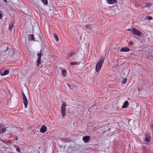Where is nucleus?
<instances>
[{"label": "nucleus", "instance_id": "13", "mask_svg": "<svg viewBox=\"0 0 153 153\" xmlns=\"http://www.w3.org/2000/svg\"><path fill=\"white\" fill-rule=\"evenodd\" d=\"M129 105V103L128 101H125L122 105V107L123 108H126L128 107Z\"/></svg>", "mask_w": 153, "mask_h": 153}, {"label": "nucleus", "instance_id": "3", "mask_svg": "<svg viewBox=\"0 0 153 153\" xmlns=\"http://www.w3.org/2000/svg\"><path fill=\"white\" fill-rule=\"evenodd\" d=\"M22 95L23 97V102L25 106V108H26L27 107L28 104L27 100L25 94H22Z\"/></svg>", "mask_w": 153, "mask_h": 153}, {"label": "nucleus", "instance_id": "28", "mask_svg": "<svg viewBox=\"0 0 153 153\" xmlns=\"http://www.w3.org/2000/svg\"><path fill=\"white\" fill-rule=\"evenodd\" d=\"M3 1L5 2H6V3H7V0H3Z\"/></svg>", "mask_w": 153, "mask_h": 153}, {"label": "nucleus", "instance_id": "11", "mask_svg": "<svg viewBox=\"0 0 153 153\" xmlns=\"http://www.w3.org/2000/svg\"><path fill=\"white\" fill-rule=\"evenodd\" d=\"M108 3L110 4H112L116 3L117 2V0H106Z\"/></svg>", "mask_w": 153, "mask_h": 153}, {"label": "nucleus", "instance_id": "15", "mask_svg": "<svg viewBox=\"0 0 153 153\" xmlns=\"http://www.w3.org/2000/svg\"><path fill=\"white\" fill-rule=\"evenodd\" d=\"M28 39L30 41L33 40L34 39V35L33 34L29 35L28 36Z\"/></svg>", "mask_w": 153, "mask_h": 153}, {"label": "nucleus", "instance_id": "1", "mask_svg": "<svg viewBox=\"0 0 153 153\" xmlns=\"http://www.w3.org/2000/svg\"><path fill=\"white\" fill-rule=\"evenodd\" d=\"M104 61V59H102L97 64L96 67V69L97 71L98 72L100 70L102 66Z\"/></svg>", "mask_w": 153, "mask_h": 153}, {"label": "nucleus", "instance_id": "32", "mask_svg": "<svg viewBox=\"0 0 153 153\" xmlns=\"http://www.w3.org/2000/svg\"><path fill=\"white\" fill-rule=\"evenodd\" d=\"M12 153V152H11V153Z\"/></svg>", "mask_w": 153, "mask_h": 153}, {"label": "nucleus", "instance_id": "22", "mask_svg": "<svg viewBox=\"0 0 153 153\" xmlns=\"http://www.w3.org/2000/svg\"><path fill=\"white\" fill-rule=\"evenodd\" d=\"M85 27L86 29H89L90 28V25H85Z\"/></svg>", "mask_w": 153, "mask_h": 153}, {"label": "nucleus", "instance_id": "29", "mask_svg": "<svg viewBox=\"0 0 153 153\" xmlns=\"http://www.w3.org/2000/svg\"><path fill=\"white\" fill-rule=\"evenodd\" d=\"M24 94V93L23 91H22V95Z\"/></svg>", "mask_w": 153, "mask_h": 153}, {"label": "nucleus", "instance_id": "4", "mask_svg": "<svg viewBox=\"0 0 153 153\" xmlns=\"http://www.w3.org/2000/svg\"><path fill=\"white\" fill-rule=\"evenodd\" d=\"M5 51L9 56H11L13 54V50L12 49H10L8 48L7 47H6V49L5 50Z\"/></svg>", "mask_w": 153, "mask_h": 153}, {"label": "nucleus", "instance_id": "12", "mask_svg": "<svg viewBox=\"0 0 153 153\" xmlns=\"http://www.w3.org/2000/svg\"><path fill=\"white\" fill-rule=\"evenodd\" d=\"M90 137L88 136H86L83 137L82 140L85 143L87 142L90 139Z\"/></svg>", "mask_w": 153, "mask_h": 153}, {"label": "nucleus", "instance_id": "30", "mask_svg": "<svg viewBox=\"0 0 153 153\" xmlns=\"http://www.w3.org/2000/svg\"><path fill=\"white\" fill-rule=\"evenodd\" d=\"M68 84V86L69 87H70V86L68 84Z\"/></svg>", "mask_w": 153, "mask_h": 153}, {"label": "nucleus", "instance_id": "8", "mask_svg": "<svg viewBox=\"0 0 153 153\" xmlns=\"http://www.w3.org/2000/svg\"><path fill=\"white\" fill-rule=\"evenodd\" d=\"M76 54V52H71L67 53L66 57L68 59Z\"/></svg>", "mask_w": 153, "mask_h": 153}, {"label": "nucleus", "instance_id": "16", "mask_svg": "<svg viewBox=\"0 0 153 153\" xmlns=\"http://www.w3.org/2000/svg\"><path fill=\"white\" fill-rule=\"evenodd\" d=\"M53 36L56 40L57 41H58L59 38L57 35L56 33H54L53 34Z\"/></svg>", "mask_w": 153, "mask_h": 153}, {"label": "nucleus", "instance_id": "10", "mask_svg": "<svg viewBox=\"0 0 153 153\" xmlns=\"http://www.w3.org/2000/svg\"><path fill=\"white\" fill-rule=\"evenodd\" d=\"M47 128L46 126L42 125L40 129V132L41 133H44L46 131Z\"/></svg>", "mask_w": 153, "mask_h": 153}, {"label": "nucleus", "instance_id": "9", "mask_svg": "<svg viewBox=\"0 0 153 153\" xmlns=\"http://www.w3.org/2000/svg\"><path fill=\"white\" fill-rule=\"evenodd\" d=\"M130 51V49L129 48L126 47H124L122 48L120 50V52H127Z\"/></svg>", "mask_w": 153, "mask_h": 153}, {"label": "nucleus", "instance_id": "18", "mask_svg": "<svg viewBox=\"0 0 153 153\" xmlns=\"http://www.w3.org/2000/svg\"><path fill=\"white\" fill-rule=\"evenodd\" d=\"M14 25L13 24H10L9 25V29L10 30H11L13 27Z\"/></svg>", "mask_w": 153, "mask_h": 153}, {"label": "nucleus", "instance_id": "5", "mask_svg": "<svg viewBox=\"0 0 153 153\" xmlns=\"http://www.w3.org/2000/svg\"><path fill=\"white\" fill-rule=\"evenodd\" d=\"M131 32L137 36H140L141 35L140 33L136 28H133V30L131 31Z\"/></svg>", "mask_w": 153, "mask_h": 153}, {"label": "nucleus", "instance_id": "17", "mask_svg": "<svg viewBox=\"0 0 153 153\" xmlns=\"http://www.w3.org/2000/svg\"><path fill=\"white\" fill-rule=\"evenodd\" d=\"M62 74L64 76H66L67 74V72L65 70H63L62 71Z\"/></svg>", "mask_w": 153, "mask_h": 153}, {"label": "nucleus", "instance_id": "23", "mask_svg": "<svg viewBox=\"0 0 153 153\" xmlns=\"http://www.w3.org/2000/svg\"><path fill=\"white\" fill-rule=\"evenodd\" d=\"M152 5V3H149L147 4V7H149L151 6Z\"/></svg>", "mask_w": 153, "mask_h": 153}, {"label": "nucleus", "instance_id": "24", "mask_svg": "<svg viewBox=\"0 0 153 153\" xmlns=\"http://www.w3.org/2000/svg\"><path fill=\"white\" fill-rule=\"evenodd\" d=\"M126 79H123V81H122V83L123 84H125L126 83Z\"/></svg>", "mask_w": 153, "mask_h": 153}, {"label": "nucleus", "instance_id": "14", "mask_svg": "<svg viewBox=\"0 0 153 153\" xmlns=\"http://www.w3.org/2000/svg\"><path fill=\"white\" fill-rule=\"evenodd\" d=\"M9 73V70H6L4 71L3 72H0V74L1 76H4L5 75H7Z\"/></svg>", "mask_w": 153, "mask_h": 153}, {"label": "nucleus", "instance_id": "27", "mask_svg": "<svg viewBox=\"0 0 153 153\" xmlns=\"http://www.w3.org/2000/svg\"><path fill=\"white\" fill-rule=\"evenodd\" d=\"M2 15L1 14V13L0 12V19H1L2 18Z\"/></svg>", "mask_w": 153, "mask_h": 153}, {"label": "nucleus", "instance_id": "21", "mask_svg": "<svg viewBox=\"0 0 153 153\" xmlns=\"http://www.w3.org/2000/svg\"><path fill=\"white\" fill-rule=\"evenodd\" d=\"M44 3V4L47 5L48 2L47 0H41Z\"/></svg>", "mask_w": 153, "mask_h": 153}, {"label": "nucleus", "instance_id": "6", "mask_svg": "<svg viewBox=\"0 0 153 153\" xmlns=\"http://www.w3.org/2000/svg\"><path fill=\"white\" fill-rule=\"evenodd\" d=\"M42 56V54L41 53H38L37 54L38 59L37 61V65L38 66L41 63V58Z\"/></svg>", "mask_w": 153, "mask_h": 153}, {"label": "nucleus", "instance_id": "31", "mask_svg": "<svg viewBox=\"0 0 153 153\" xmlns=\"http://www.w3.org/2000/svg\"><path fill=\"white\" fill-rule=\"evenodd\" d=\"M94 105L95 106V105H93L92 106V107H91V108L93 107L94 106Z\"/></svg>", "mask_w": 153, "mask_h": 153}, {"label": "nucleus", "instance_id": "2", "mask_svg": "<svg viewBox=\"0 0 153 153\" xmlns=\"http://www.w3.org/2000/svg\"><path fill=\"white\" fill-rule=\"evenodd\" d=\"M66 106V105L65 104H62L61 106V111L63 117L65 115Z\"/></svg>", "mask_w": 153, "mask_h": 153}, {"label": "nucleus", "instance_id": "19", "mask_svg": "<svg viewBox=\"0 0 153 153\" xmlns=\"http://www.w3.org/2000/svg\"><path fill=\"white\" fill-rule=\"evenodd\" d=\"M6 130L7 129L6 127L3 128L1 130L0 133H4L6 131Z\"/></svg>", "mask_w": 153, "mask_h": 153}, {"label": "nucleus", "instance_id": "26", "mask_svg": "<svg viewBox=\"0 0 153 153\" xmlns=\"http://www.w3.org/2000/svg\"><path fill=\"white\" fill-rule=\"evenodd\" d=\"M16 150L17 152H20L21 151V149L19 148H17L16 149Z\"/></svg>", "mask_w": 153, "mask_h": 153}, {"label": "nucleus", "instance_id": "7", "mask_svg": "<svg viewBox=\"0 0 153 153\" xmlns=\"http://www.w3.org/2000/svg\"><path fill=\"white\" fill-rule=\"evenodd\" d=\"M150 136L149 133H146L145 134V138L144 140L146 143H149L150 141Z\"/></svg>", "mask_w": 153, "mask_h": 153}, {"label": "nucleus", "instance_id": "20", "mask_svg": "<svg viewBox=\"0 0 153 153\" xmlns=\"http://www.w3.org/2000/svg\"><path fill=\"white\" fill-rule=\"evenodd\" d=\"M71 65H78L79 64L78 62H71Z\"/></svg>", "mask_w": 153, "mask_h": 153}, {"label": "nucleus", "instance_id": "25", "mask_svg": "<svg viewBox=\"0 0 153 153\" xmlns=\"http://www.w3.org/2000/svg\"><path fill=\"white\" fill-rule=\"evenodd\" d=\"M146 18H147L149 20H151L152 19V16H147L146 17Z\"/></svg>", "mask_w": 153, "mask_h": 153}]
</instances>
